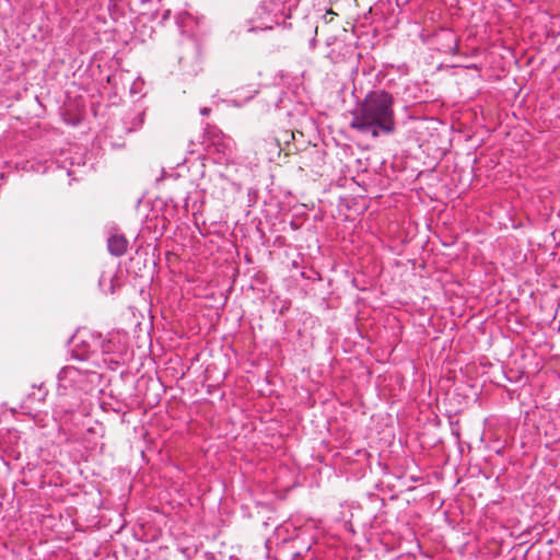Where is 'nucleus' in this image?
I'll return each instance as SVG.
<instances>
[{"mask_svg":"<svg viewBox=\"0 0 560 560\" xmlns=\"http://www.w3.org/2000/svg\"><path fill=\"white\" fill-rule=\"evenodd\" d=\"M394 105L389 92L370 91L351 113L350 127L373 138L394 135L397 130Z\"/></svg>","mask_w":560,"mask_h":560,"instance_id":"obj_1","label":"nucleus"},{"mask_svg":"<svg viewBox=\"0 0 560 560\" xmlns=\"http://www.w3.org/2000/svg\"><path fill=\"white\" fill-rule=\"evenodd\" d=\"M86 383V373L74 366H65L58 374V394L60 396L75 395L85 389Z\"/></svg>","mask_w":560,"mask_h":560,"instance_id":"obj_2","label":"nucleus"},{"mask_svg":"<svg viewBox=\"0 0 560 560\" xmlns=\"http://www.w3.org/2000/svg\"><path fill=\"white\" fill-rule=\"evenodd\" d=\"M203 139L209 152L218 154L219 162L228 160L232 155L234 149L233 139L215 127L207 128L203 133Z\"/></svg>","mask_w":560,"mask_h":560,"instance_id":"obj_3","label":"nucleus"},{"mask_svg":"<svg viewBox=\"0 0 560 560\" xmlns=\"http://www.w3.org/2000/svg\"><path fill=\"white\" fill-rule=\"evenodd\" d=\"M128 240L124 234H112L107 240V248L110 255L120 257L126 254L128 248Z\"/></svg>","mask_w":560,"mask_h":560,"instance_id":"obj_4","label":"nucleus"},{"mask_svg":"<svg viewBox=\"0 0 560 560\" xmlns=\"http://www.w3.org/2000/svg\"><path fill=\"white\" fill-rule=\"evenodd\" d=\"M444 36L447 38L448 45L445 48V51L453 52L457 48V39L452 32L445 31Z\"/></svg>","mask_w":560,"mask_h":560,"instance_id":"obj_5","label":"nucleus"},{"mask_svg":"<svg viewBox=\"0 0 560 560\" xmlns=\"http://www.w3.org/2000/svg\"><path fill=\"white\" fill-rule=\"evenodd\" d=\"M144 122V112L137 114L132 119L131 127H128V131H136L142 127Z\"/></svg>","mask_w":560,"mask_h":560,"instance_id":"obj_6","label":"nucleus"},{"mask_svg":"<svg viewBox=\"0 0 560 560\" xmlns=\"http://www.w3.org/2000/svg\"><path fill=\"white\" fill-rule=\"evenodd\" d=\"M72 355L77 359H79L80 361H84V360H88L89 359V354L88 352H82V353H79L78 350H72Z\"/></svg>","mask_w":560,"mask_h":560,"instance_id":"obj_7","label":"nucleus"},{"mask_svg":"<svg viewBox=\"0 0 560 560\" xmlns=\"http://www.w3.org/2000/svg\"><path fill=\"white\" fill-rule=\"evenodd\" d=\"M303 553L301 551L293 552L291 555V560H302Z\"/></svg>","mask_w":560,"mask_h":560,"instance_id":"obj_8","label":"nucleus"},{"mask_svg":"<svg viewBox=\"0 0 560 560\" xmlns=\"http://www.w3.org/2000/svg\"><path fill=\"white\" fill-rule=\"evenodd\" d=\"M209 113H210V108H209V107H202V108L200 109V114H201L202 116H207V115H209Z\"/></svg>","mask_w":560,"mask_h":560,"instance_id":"obj_9","label":"nucleus"},{"mask_svg":"<svg viewBox=\"0 0 560 560\" xmlns=\"http://www.w3.org/2000/svg\"><path fill=\"white\" fill-rule=\"evenodd\" d=\"M109 346H110V343H104V346H103V350H104L105 352H109V351H110Z\"/></svg>","mask_w":560,"mask_h":560,"instance_id":"obj_10","label":"nucleus"},{"mask_svg":"<svg viewBox=\"0 0 560 560\" xmlns=\"http://www.w3.org/2000/svg\"><path fill=\"white\" fill-rule=\"evenodd\" d=\"M110 292L114 293V285L110 284Z\"/></svg>","mask_w":560,"mask_h":560,"instance_id":"obj_11","label":"nucleus"}]
</instances>
